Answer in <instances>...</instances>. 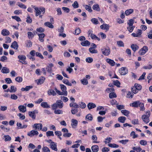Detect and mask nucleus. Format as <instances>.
Instances as JSON below:
<instances>
[{"instance_id":"1","label":"nucleus","mask_w":152,"mask_h":152,"mask_svg":"<svg viewBox=\"0 0 152 152\" xmlns=\"http://www.w3.org/2000/svg\"><path fill=\"white\" fill-rule=\"evenodd\" d=\"M51 107L53 110H55L58 107L61 108L63 107V103L61 100H58L55 103L51 105Z\"/></svg>"},{"instance_id":"2","label":"nucleus","mask_w":152,"mask_h":152,"mask_svg":"<svg viewBox=\"0 0 152 152\" xmlns=\"http://www.w3.org/2000/svg\"><path fill=\"white\" fill-rule=\"evenodd\" d=\"M148 50V47L146 46H144L139 50V53L140 55H143Z\"/></svg>"},{"instance_id":"3","label":"nucleus","mask_w":152,"mask_h":152,"mask_svg":"<svg viewBox=\"0 0 152 152\" xmlns=\"http://www.w3.org/2000/svg\"><path fill=\"white\" fill-rule=\"evenodd\" d=\"M102 53L105 56H108L110 53V50L108 48H105L101 49Z\"/></svg>"},{"instance_id":"4","label":"nucleus","mask_w":152,"mask_h":152,"mask_svg":"<svg viewBox=\"0 0 152 152\" xmlns=\"http://www.w3.org/2000/svg\"><path fill=\"white\" fill-rule=\"evenodd\" d=\"M24 105L25 106L21 105H19L18 107V109L20 111L23 113L25 112L26 111V104H25Z\"/></svg>"},{"instance_id":"5","label":"nucleus","mask_w":152,"mask_h":152,"mask_svg":"<svg viewBox=\"0 0 152 152\" xmlns=\"http://www.w3.org/2000/svg\"><path fill=\"white\" fill-rule=\"evenodd\" d=\"M61 88L62 91V92L63 93L64 96H66L67 95V92L66 91V86L63 84H60Z\"/></svg>"},{"instance_id":"6","label":"nucleus","mask_w":152,"mask_h":152,"mask_svg":"<svg viewBox=\"0 0 152 152\" xmlns=\"http://www.w3.org/2000/svg\"><path fill=\"white\" fill-rule=\"evenodd\" d=\"M119 72L121 75H124L127 73L128 70L125 67H122L119 69Z\"/></svg>"},{"instance_id":"7","label":"nucleus","mask_w":152,"mask_h":152,"mask_svg":"<svg viewBox=\"0 0 152 152\" xmlns=\"http://www.w3.org/2000/svg\"><path fill=\"white\" fill-rule=\"evenodd\" d=\"M38 113V110H35L33 111L29 112L28 115H29L33 119H35L36 118V113Z\"/></svg>"},{"instance_id":"8","label":"nucleus","mask_w":152,"mask_h":152,"mask_svg":"<svg viewBox=\"0 0 152 152\" xmlns=\"http://www.w3.org/2000/svg\"><path fill=\"white\" fill-rule=\"evenodd\" d=\"M33 127L35 130H40L42 129V125L41 124H34Z\"/></svg>"},{"instance_id":"9","label":"nucleus","mask_w":152,"mask_h":152,"mask_svg":"<svg viewBox=\"0 0 152 152\" xmlns=\"http://www.w3.org/2000/svg\"><path fill=\"white\" fill-rule=\"evenodd\" d=\"M39 133L37 131L32 130L30 132H28L27 135L29 136L32 137L35 135H37Z\"/></svg>"},{"instance_id":"10","label":"nucleus","mask_w":152,"mask_h":152,"mask_svg":"<svg viewBox=\"0 0 152 152\" xmlns=\"http://www.w3.org/2000/svg\"><path fill=\"white\" fill-rule=\"evenodd\" d=\"M149 115H144L142 116V118L143 121L146 124L148 123L149 121Z\"/></svg>"},{"instance_id":"11","label":"nucleus","mask_w":152,"mask_h":152,"mask_svg":"<svg viewBox=\"0 0 152 152\" xmlns=\"http://www.w3.org/2000/svg\"><path fill=\"white\" fill-rule=\"evenodd\" d=\"M50 148L53 150L55 151H57V145L56 143L53 142H51L50 144Z\"/></svg>"},{"instance_id":"12","label":"nucleus","mask_w":152,"mask_h":152,"mask_svg":"<svg viewBox=\"0 0 152 152\" xmlns=\"http://www.w3.org/2000/svg\"><path fill=\"white\" fill-rule=\"evenodd\" d=\"M10 47L11 48L14 49L18 50V45L17 42L14 41L12 43Z\"/></svg>"},{"instance_id":"13","label":"nucleus","mask_w":152,"mask_h":152,"mask_svg":"<svg viewBox=\"0 0 152 152\" xmlns=\"http://www.w3.org/2000/svg\"><path fill=\"white\" fill-rule=\"evenodd\" d=\"M71 125L73 128H75L77 125V121L74 119H72L71 120Z\"/></svg>"},{"instance_id":"14","label":"nucleus","mask_w":152,"mask_h":152,"mask_svg":"<svg viewBox=\"0 0 152 152\" xmlns=\"http://www.w3.org/2000/svg\"><path fill=\"white\" fill-rule=\"evenodd\" d=\"M140 102L139 101H135L131 103V104H130V105L132 106L133 107H139Z\"/></svg>"},{"instance_id":"15","label":"nucleus","mask_w":152,"mask_h":152,"mask_svg":"<svg viewBox=\"0 0 152 152\" xmlns=\"http://www.w3.org/2000/svg\"><path fill=\"white\" fill-rule=\"evenodd\" d=\"M100 27L102 29L108 30L109 28V26L108 24H103L100 26Z\"/></svg>"},{"instance_id":"16","label":"nucleus","mask_w":152,"mask_h":152,"mask_svg":"<svg viewBox=\"0 0 152 152\" xmlns=\"http://www.w3.org/2000/svg\"><path fill=\"white\" fill-rule=\"evenodd\" d=\"M131 48L134 52L139 49V47L138 45L134 44L131 45Z\"/></svg>"},{"instance_id":"17","label":"nucleus","mask_w":152,"mask_h":152,"mask_svg":"<svg viewBox=\"0 0 152 152\" xmlns=\"http://www.w3.org/2000/svg\"><path fill=\"white\" fill-rule=\"evenodd\" d=\"M80 44L83 46H87L90 45L91 43L88 41L86 40L81 42Z\"/></svg>"},{"instance_id":"18","label":"nucleus","mask_w":152,"mask_h":152,"mask_svg":"<svg viewBox=\"0 0 152 152\" xmlns=\"http://www.w3.org/2000/svg\"><path fill=\"white\" fill-rule=\"evenodd\" d=\"M87 107L89 110H90L96 107V105L94 103H89L87 105Z\"/></svg>"},{"instance_id":"19","label":"nucleus","mask_w":152,"mask_h":152,"mask_svg":"<svg viewBox=\"0 0 152 152\" xmlns=\"http://www.w3.org/2000/svg\"><path fill=\"white\" fill-rule=\"evenodd\" d=\"M91 148L93 152H97L99 149L98 146L96 145L92 146Z\"/></svg>"},{"instance_id":"20","label":"nucleus","mask_w":152,"mask_h":152,"mask_svg":"<svg viewBox=\"0 0 152 152\" xmlns=\"http://www.w3.org/2000/svg\"><path fill=\"white\" fill-rule=\"evenodd\" d=\"M1 34L4 36H7L10 34V32L6 29H4L1 31Z\"/></svg>"},{"instance_id":"21","label":"nucleus","mask_w":152,"mask_h":152,"mask_svg":"<svg viewBox=\"0 0 152 152\" xmlns=\"http://www.w3.org/2000/svg\"><path fill=\"white\" fill-rule=\"evenodd\" d=\"M1 72L3 73H8L10 72V70L7 67H3L1 70Z\"/></svg>"},{"instance_id":"22","label":"nucleus","mask_w":152,"mask_h":152,"mask_svg":"<svg viewBox=\"0 0 152 152\" xmlns=\"http://www.w3.org/2000/svg\"><path fill=\"white\" fill-rule=\"evenodd\" d=\"M38 35L39 36V41L42 42H43L44 41L43 38L45 37V34L44 33H41L38 34Z\"/></svg>"},{"instance_id":"23","label":"nucleus","mask_w":152,"mask_h":152,"mask_svg":"<svg viewBox=\"0 0 152 152\" xmlns=\"http://www.w3.org/2000/svg\"><path fill=\"white\" fill-rule=\"evenodd\" d=\"M106 61L112 66H114L115 64V62L113 60L109 58L107 59H106Z\"/></svg>"},{"instance_id":"24","label":"nucleus","mask_w":152,"mask_h":152,"mask_svg":"<svg viewBox=\"0 0 152 152\" xmlns=\"http://www.w3.org/2000/svg\"><path fill=\"white\" fill-rule=\"evenodd\" d=\"M44 25L49 28H54V26L52 24V23L49 22H47L45 23Z\"/></svg>"},{"instance_id":"25","label":"nucleus","mask_w":152,"mask_h":152,"mask_svg":"<svg viewBox=\"0 0 152 152\" xmlns=\"http://www.w3.org/2000/svg\"><path fill=\"white\" fill-rule=\"evenodd\" d=\"M35 12H36L35 15L36 16H38L41 13V12L39 9L37 7H34Z\"/></svg>"},{"instance_id":"26","label":"nucleus","mask_w":152,"mask_h":152,"mask_svg":"<svg viewBox=\"0 0 152 152\" xmlns=\"http://www.w3.org/2000/svg\"><path fill=\"white\" fill-rule=\"evenodd\" d=\"M133 12V9H130L126 10L125 12V14L127 16L132 13Z\"/></svg>"},{"instance_id":"27","label":"nucleus","mask_w":152,"mask_h":152,"mask_svg":"<svg viewBox=\"0 0 152 152\" xmlns=\"http://www.w3.org/2000/svg\"><path fill=\"white\" fill-rule=\"evenodd\" d=\"M126 120V118L124 116H121L118 118V121L121 123H124Z\"/></svg>"},{"instance_id":"28","label":"nucleus","mask_w":152,"mask_h":152,"mask_svg":"<svg viewBox=\"0 0 152 152\" xmlns=\"http://www.w3.org/2000/svg\"><path fill=\"white\" fill-rule=\"evenodd\" d=\"M48 94L49 95H53V96H55L56 94L55 91L52 89L49 90L48 91Z\"/></svg>"},{"instance_id":"29","label":"nucleus","mask_w":152,"mask_h":152,"mask_svg":"<svg viewBox=\"0 0 152 152\" xmlns=\"http://www.w3.org/2000/svg\"><path fill=\"white\" fill-rule=\"evenodd\" d=\"M41 106L44 108H49L50 106L48 104V103L46 102H42L41 104Z\"/></svg>"},{"instance_id":"30","label":"nucleus","mask_w":152,"mask_h":152,"mask_svg":"<svg viewBox=\"0 0 152 152\" xmlns=\"http://www.w3.org/2000/svg\"><path fill=\"white\" fill-rule=\"evenodd\" d=\"M18 58L19 59V61H25L26 59V57L25 56L23 55H19L18 57Z\"/></svg>"},{"instance_id":"31","label":"nucleus","mask_w":152,"mask_h":152,"mask_svg":"<svg viewBox=\"0 0 152 152\" xmlns=\"http://www.w3.org/2000/svg\"><path fill=\"white\" fill-rule=\"evenodd\" d=\"M92 8L94 10L98 11H99L100 10V9L99 7V5L97 4H96L94 5L93 6Z\"/></svg>"},{"instance_id":"32","label":"nucleus","mask_w":152,"mask_h":152,"mask_svg":"<svg viewBox=\"0 0 152 152\" xmlns=\"http://www.w3.org/2000/svg\"><path fill=\"white\" fill-rule=\"evenodd\" d=\"M92 139L93 140V142L96 143H99V142L97 141V137L95 135H93L92 136Z\"/></svg>"},{"instance_id":"33","label":"nucleus","mask_w":152,"mask_h":152,"mask_svg":"<svg viewBox=\"0 0 152 152\" xmlns=\"http://www.w3.org/2000/svg\"><path fill=\"white\" fill-rule=\"evenodd\" d=\"M139 107H140V111H144L145 110V108L143 103L140 102Z\"/></svg>"},{"instance_id":"34","label":"nucleus","mask_w":152,"mask_h":152,"mask_svg":"<svg viewBox=\"0 0 152 152\" xmlns=\"http://www.w3.org/2000/svg\"><path fill=\"white\" fill-rule=\"evenodd\" d=\"M45 80V78L43 77L42 79H39L38 81L37 80V83L38 85L39 84H41L43 83L44 80Z\"/></svg>"},{"instance_id":"35","label":"nucleus","mask_w":152,"mask_h":152,"mask_svg":"<svg viewBox=\"0 0 152 152\" xmlns=\"http://www.w3.org/2000/svg\"><path fill=\"white\" fill-rule=\"evenodd\" d=\"M17 4L21 8L26 9V6L25 5L21 3H18Z\"/></svg>"},{"instance_id":"36","label":"nucleus","mask_w":152,"mask_h":152,"mask_svg":"<svg viewBox=\"0 0 152 152\" xmlns=\"http://www.w3.org/2000/svg\"><path fill=\"white\" fill-rule=\"evenodd\" d=\"M28 37L29 39H32L34 36V34L32 32L29 31L27 33Z\"/></svg>"},{"instance_id":"37","label":"nucleus","mask_w":152,"mask_h":152,"mask_svg":"<svg viewBox=\"0 0 152 152\" xmlns=\"http://www.w3.org/2000/svg\"><path fill=\"white\" fill-rule=\"evenodd\" d=\"M121 112L125 116H127L130 113V112L129 111L126 110H121Z\"/></svg>"},{"instance_id":"38","label":"nucleus","mask_w":152,"mask_h":152,"mask_svg":"<svg viewBox=\"0 0 152 152\" xmlns=\"http://www.w3.org/2000/svg\"><path fill=\"white\" fill-rule=\"evenodd\" d=\"M46 135L47 137L52 136H54V134L53 131H48L46 132Z\"/></svg>"},{"instance_id":"39","label":"nucleus","mask_w":152,"mask_h":152,"mask_svg":"<svg viewBox=\"0 0 152 152\" xmlns=\"http://www.w3.org/2000/svg\"><path fill=\"white\" fill-rule=\"evenodd\" d=\"M134 87L137 90L139 91L140 90L142 89L141 86L139 84L135 83L134 85Z\"/></svg>"},{"instance_id":"40","label":"nucleus","mask_w":152,"mask_h":152,"mask_svg":"<svg viewBox=\"0 0 152 152\" xmlns=\"http://www.w3.org/2000/svg\"><path fill=\"white\" fill-rule=\"evenodd\" d=\"M79 105L80 107L82 109H84L86 107V105L85 103L82 102H80Z\"/></svg>"},{"instance_id":"41","label":"nucleus","mask_w":152,"mask_h":152,"mask_svg":"<svg viewBox=\"0 0 152 152\" xmlns=\"http://www.w3.org/2000/svg\"><path fill=\"white\" fill-rule=\"evenodd\" d=\"M81 83L84 85H87L88 84V82L87 80L85 78L81 80Z\"/></svg>"},{"instance_id":"42","label":"nucleus","mask_w":152,"mask_h":152,"mask_svg":"<svg viewBox=\"0 0 152 152\" xmlns=\"http://www.w3.org/2000/svg\"><path fill=\"white\" fill-rule=\"evenodd\" d=\"M91 21L95 25H96L98 23V20L95 18H92L91 20Z\"/></svg>"},{"instance_id":"43","label":"nucleus","mask_w":152,"mask_h":152,"mask_svg":"<svg viewBox=\"0 0 152 152\" xmlns=\"http://www.w3.org/2000/svg\"><path fill=\"white\" fill-rule=\"evenodd\" d=\"M85 7L86 10H88V12H91L92 11V10L91 7L89 6L88 5H85Z\"/></svg>"},{"instance_id":"44","label":"nucleus","mask_w":152,"mask_h":152,"mask_svg":"<svg viewBox=\"0 0 152 152\" xmlns=\"http://www.w3.org/2000/svg\"><path fill=\"white\" fill-rule=\"evenodd\" d=\"M94 48H90L89 49V50L90 52L91 53H97V51L96 50L94 49Z\"/></svg>"},{"instance_id":"45","label":"nucleus","mask_w":152,"mask_h":152,"mask_svg":"<svg viewBox=\"0 0 152 152\" xmlns=\"http://www.w3.org/2000/svg\"><path fill=\"white\" fill-rule=\"evenodd\" d=\"M5 138V141H10L11 140V137L9 135H4V136Z\"/></svg>"},{"instance_id":"46","label":"nucleus","mask_w":152,"mask_h":152,"mask_svg":"<svg viewBox=\"0 0 152 152\" xmlns=\"http://www.w3.org/2000/svg\"><path fill=\"white\" fill-rule=\"evenodd\" d=\"M12 19L16 20L18 22L21 21L20 17L17 16H12Z\"/></svg>"},{"instance_id":"47","label":"nucleus","mask_w":152,"mask_h":152,"mask_svg":"<svg viewBox=\"0 0 152 152\" xmlns=\"http://www.w3.org/2000/svg\"><path fill=\"white\" fill-rule=\"evenodd\" d=\"M108 145L110 147L113 148H118L119 147V145L115 144H109Z\"/></svg>"},{"instance_id":"48","label":"nucleus","mask_w":152,"mask_h":152,"mask_svg":"<svg viewBox=\"0 0 152 152\" xmlns=\"http://www.w3.org/2000/svg\"><path fill=\"white\" fill-rule=\"evenodd\" d=\"M17 91V88H14V86H12L10 87V90L9 91L11 92H15Z\"/></svg>"},{"instance_id":"49","label":"nucleus","mask_w":152,"mask_h":152,"mask_svg":"<svg viewBox=\"0 0 152 152\" xmlns=\"http://www.w3.org/2000/svg\"><path fill=\"white\" fill-rule=\"evenodd\" d=\"M114 85L118 87H120V83L118 80H116L113 81Z\"/></svg>"},{"instance_id":"50","label":"nucleus","mask_w":152,"mask_h":152,"mask_svg":"<svg viewBox=\"0 0 152 152\" xmlns=\"http://www.w3.org/2000/svg\"><path fill=\"white\" fill-rule=\"evenodd\" d=\"M78 111V110L77 108H72L71 112L72 113V114H75L76 113H77Z\"/></svg>"},{"instance_id":"51","label":"nucleus","mask_w":152,"mask_h":152,"mask_svg":"<svg viewBox=\"0 0 152 152\" xmlns=\"http://www.w3.org/2000/svg\"><path fill=\"white\" fill-rule=\"evenodd\" d=\"M117 96L116 95L115 93L113 92L110 93L109 95V97L110 98H113L116 97Z\"/></svg>"},{"instance_id":"52","label":"nucleus","mask_w":152,"mask_h":152,"mask_svg":"<svg viewBox=\"0 0 152 152\" xmlns=\"http://www.w3.org/2000/svg\"><path fill=\"white\" fill-rule=\"evenodd\" d=\"M86 118L90 121L92 120L93 117L91 114H88L86 117Z\"/></svg>"},{"instance_id":"53","label":"nucleus","mask_w":152,"mask_h":152,"mask_svg":"<svg viewBox=\"0 0 152 152\" xmlns=\"http://www.w3.org/2000/svg\"><path fill=\"white\" fill-rule=\"evenodd\" d=\"M86 61L88 63H91L93 61V59L91 57H88L86 58Z\"/></svg>"},{"instance_id":"54","label":"nucleus","mask_w":152,"mask_h":152,"mask_svg":"<svg viewBox=\"0 0 152 152\" xmlns=\"http://www.w3.org/2000/svg\"><path fill=\"white\" fill-rule=\"evenodd\" d=\"M132 123L134 125L139 124V120L137 119H134L132 121Z\"/></svg>"},{"instance_id":"55","label":"nucleus","mask_w":152,"mask_h":152,"mask_svg":"<svg viewBox=\"0 0 152 152\" xmlns=\"http://www.w3.org/2000/svg\"><path fill=\"white\" fill-rule=\"evenodd\" d=\"M117 44L119 47H124V44L123 42L121 41H118Z\"/></svg>"},{"instance_id":"56","label":"nucleus","mask_w":152,"mask_h":152,"mask_svg":"<svg viewBox=\"0 0 152 152\" xmlns=\"http://www.w3.org/2000/svg\"><path fill=\"white\" fill-rule=\"evenodd\" d=\"M42 150L44 152H50V149L46 146H44L42 148Z\"/></svg>"},{"instance_id":"57","label":"nucleus","mask_w":152,"mask_h":152,"mask_svg":"<svg viewBox=\"0 0 152 152\" xmlns=\"http://www.w3.org/2000/svg\"><path fill=\"white\" fill-rule=\"evenodd\" d=\"M72 6L75 8H77L79 7V5L77 1H75L72 5Z\"/></svg>"},{"instance_id":"58","label":"nucleus","mask_w":152,"mask_h":152,"mask_svg":"<svg viewBox=\"0 0 152 152\" xmlns=\"http://www.w3.org/2000/svg\"><path fill=\"white\" fill-rule=\"evenodd\" d=\"M15 80L18 82L20 83L22 81L23 79L20 77H18L15 78Z\"/></svg>"},{"instance_id":"59","label":"nucleus","mask_w":152,"mask_h":152,"mask_svg":"<svg viewBox=\"0 0 152 152\" xmlns=\"http://www.w3.org/2000/svg\"><path fill=\"white\" fill-rule=\"evenodd\" d=\"M62 9L64 11V12H66V13H69L70 11V10L68 8L65 7H63L62 8Z\"/></svg>"},{"instance_id":"60","label":"nucleus","mask_w":152,"mask_h":152,"mask_svg":"<svg viewBox=\"0 0 152 152\" xmlns=\"http://www.w3.org/2000/svg\"><path fill=\"white\" fill-rule=\"evenodd\" d=\"M140 144L142 145H145L147 144V142L145 140H141L140 142Z\"/></svg>"},{"instance_id":"61","label":"nucleus","mask_w":152,"mask_h":152,"mask_svg":"<svg viewBox=\"0 0 152 152\" xmlns=\"http://www.w3.org/2000/svg\"><path fill=\"white\" fill-rule=\"evenodd\" d=\"M134 22V21L133 19H130L129 21V22L128 23V24L129 25V26H132L133 25Z\"/></svg>"},{"instance_id":"62","label":"nucleus","mask_w":152,"mask_h":152,"mask_svg":"<svg viewBox=\"0 0 152 152\" xmlns=\"http://www.w3.org/2000/svg\"><path fill=\"white\" fill-rule=\"evenodd\" d=\"M143 69H150L152 68V65L149 64L148 66H144L143 67Z\"/></svg>"},{"instance_id":"63","label":"nucleus","mask_w":152,"mask_h":152,"mask_svg":"<svg viewBox=\"0 0 152 152\" xmlns=\"http://www.w3.org/2000/svg\"><path fill=\"white\" fill-rule=\"evenodd\" d=\"M46 69L48 72L50 73H51L52 72V68L48 66H47L46 68Z\"/></svg>"},{"instance_id":"64","label":"nucleus","mask_w":152,"mask_h":152,"mask_svg":"<svg viewBox=\"0 0 152 152\" xmlns=\"http://www.w3.org/2000/svg\"><path fill=\"white\" fill-rule=\"evenodd\" d=\"M131 90L132 92L134 94H136L138 92V90H137L135 88L133 87L132 88Z\"/></svg>"}]
</instances>
